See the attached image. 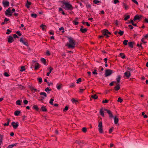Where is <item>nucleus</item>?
Segmentation results:
<instances>
[{"instance_id": "nucleus-1", "label": "nucleus", "mask_w": 148, "mask_h": 148, "mask_svg": "<svg viewBox=\"0 0 148 148\" xmlns=\"http://www.w3.org/2000/svg\"><path fill=\"white\" fill-rule=\"evenodd\" d=\"M67 38L69 40V43H67L66 45V46L69 48H74L75 45V41L71 37H67Z\"/></svg>"}, {"instance_id": "nucleus-2", "label": "nucleus", "mask_w": 148, "mask_h": 148, "mask_svg": "<svg viewBox=\"0 0 148 148\" xmlns=\"http://www.w3.org/2000/svg\"><path fill=\"white\" fill-rule=\"evenodd\" d=\"M63 4L65 7V9L66 10H72L73 9V7L69 2L66 1H63L62 2Z\"/></svg>"}, {"instance_id": "nucleus-3", "label": "nucleus", "mask_w": 148, "mask_h": 148, "mask_svg": "<svg viewBox=\"0 0 148 148\" xmlns=\"http://www.w3.org/2000/svg\"><path fill=\"white\" fill-rule=\"evenodd\" d=\"M113 71L110 69H107L105 70V73L104 74L105 77H107L110 75L112 73H113Z\"/></svg>"}, {"instance_id": "nucleus-4", "label": "nucleus", "mask_w": 148, "mask_h": 148, "mask_svg": "<svg viewBox=\"0 0 148 148\" xmlns=\"http://www.w3.org/2000/svg\"><path fill=\"white\" fill-rule=\"evenodd\" d=\"M99 131L100 133H102L103 132V130L102 129V121H100L99 122Z\"/></svg>"}, {"instance_id": "nucleus-5", "label": "nucleus", "mask_w": 148, "mask_h": 148, "mask_svg": "<svg viewBox=\"0 0 148 148\" xmlns=\"http://www.w3.org/2000/svg\"><path fill=\"white\" fill-rule=\"evenodd\" d=\"M20 41L24 45L27 46H28V44L27 41L25 38H21L20 39Z\"/></svg>"}, {"instance_id": "nucleus-6", "label": "nucleus", "mask_w": 148, "mask_h": 148, "mask_svg": "<svg viewBox=\"0 0 148 148\" xmlns=\"http://www.w3.org/2000/svg\"><path fill=\"white\" fill-rule=\"evenodd\" d=\"M104 111L107 112L110 118H112L113 117V114H112L110 110L106 109H104Z\"/></svg>"}, {"instance_id": "nucleus-7", "label": "nucleus", "mask_w": 148, "mask_h": 148, "mask_svg": "<svg viewBox=\"0 0 148 148\" xmlns=\"http://www.w3.org/2000/svg\"><path fill=\"white\" fill-rule=\"evenodd\" d=\"M11 125L14 129H16L18 126V122L15 123L14 122H12Z\"/></svg>"}, {"instance_id": "nucleus-8", "label": "nucleus", "mask_w": 148, "mask_h": 148, "mask_svg": "<svg viewBox=\"0 0 148 148\" xmlns=\"http://www.w3.org/2000/svg\"><path fill=\"white\" fill-rule=\"evenodd\" d=\"M5 14L6 16L9 15L10 16H11L12 15V14L11 13L10 8H9L6 10V11L5 12Z\"/></svg>"}, {"instance_id": "nucleus-9", "label": "nucleus", "mask_w": 148, "mask_h": 148, "mask_svg": "<svg viewBox=\"0 0 148 148\" xmlns=\"http://www.w3.org/2000/svg\"><path fill=\"white\" fill-rule=\"evenodd\" d=\"M3 5L4 7H7L9 6V3L8 1H3L2 2Z\"/></svg>"}, {"instance_id": "nucleus-10", "label": "nucleus", "mask_w": 148, "mask_h": 148, "mask_svg": "<svg viewBox=\"0 0 148 148\" xmlns=\"http://www.w3.org/2000/svg\"><path fill=\"white\" fill-rule=\"evenodd\" d=\"M124 74L127 78H129L131 75L130 72L129 71L126 72L124 73Z\"/></svg>"}, {"instance_id": "nucleus-11", "label": "nucleus", "mask_w": 148, "mask_h": 148, "mask_svg": "<svg viewBox=\"0 0 148 148\" xmlns=\"http://www.w3.org/2000/svg\"><path fill=\"white\" fill-rule=\"evenodd\" d=\"M116 85L114 87V89L116 91L119 90L120 88V86L119 84H116Z\"/></svg>"}, {"instance_id": "nucleus-12", "label": "nucleus", "mask_w": 148, "mask_h": 148, "mask_svg": "<svg viewBox=\"0 0 148 148\" xmlns=\"http://www.w3.org/2000/svg\"><path fill=\"white\" fill-rule=\"evenodd\" d=\"M103 35L106 36L107 38L109 36L108 35V30L105 29L103 32Z\"/></svg>"}, {"instance_id": "nucleus-13", "label": "nucleus", "mask_w": 148, "mask_h": 148, "mask_svg": "<svg viewBox=\"0 0 148 148\" xmlns=\"http://www.w3.org/2000/svg\"><path fill=\"white\" fill-rule=\"evenodd\" d=\"M13 41V38L11 36H9L8 38V42L9 43H11Z\"/></svg>"}, {"instance_id": "nucleus-14", "label": "nucleus", "mask_w": 148, "mask_h": 148, "mask_svg": "<svg viewBox=\"0 0 148 148\" xmlns=\"http://www.w3.org/2000/svg\"><path fill=\"white\" fill-rule=\"evenodd\" d=\"M83 26H82L80 29V31L83 33H85L87 31V29L86 28L83 29Z\"/></svg>"}, {"instance_id": "nucleus-15", "label": "nucleus", "mask_w": 148, "mask_h": 148, "mask_svg": "<svg viewBox=\"0 0 148 148\" xmlns=\"http://www.w3.org/2000/svg\"><path fill=\"white\" fill-rule=\"evenodd\" d=\"M78 19L77 17L75 18V19L73 21V23L75 25H77L78 24V22L77 21Z\"/></svg>"}, {"instance_id": "nucleus-16", "label": "nucleus", "mask_w": 148, "mask_h": 148, "mask_svg": "<svg viewBox=\"0 0 148 148\" xmlns=\"http://www.w3.org/2000/svg\"><path fill=\"white\" fill-rule=\"evenodd\" d=\"M135 44L134 42H128V44L130 47L132 48L133 47V44Z\"/></svg>"}, {"instance_id": "nucleus-17", "label": "nucleus", "mask_w": 148, "mask_h": 148, "mask_svg": "<svg viewBox=\"0 0 148 148\" xmlns=\"http://www.w3.org/2000/svg\"><path fill=\"white\" fill-rule=\"evenodd\" d=\"M40 67V66L38 63H36L35 64V70L38 69Z\"/></svg>"}, {"instance_id": "nucleus-18", "label": "nucleus", "mask_w": 148, "mask_h": 148, "mask_svg": "<svg viewBox=\"0 0 148 148\" xmlns=\"http://www.w3.org/2000/svg\"><path fill=\"white\" fill-rule=\"evenodd\" d=\"M123 7L124 8L125 10H127L129 8L128 6L125 3H123Z\"/></svg>"}, {"instance_id": "nucleus-19", "label": "nucleus", "mask_w": 148, "mask_h": 148, "mask_svg": "<svg viewBox=\"0 0 148 148\" xmlns=\"http://www.w3.org/2000/svg\"><path fill=\"white\" fill-rule=\"evenodd\" d=\"M119 121V119L116 116H115L114 117V122L115 124H116Z\"/></svg>"}, {"instance_id": "nucleus-20", "label": "nucleus", "mask_w": 148, "mask_h": 148, "mask_svg": "<svg viewBox=\"0 0 148 148\" xmlns=\"http://www.w3.org/2000/svg\"><path fill=\"white\" fill-rule=\"evenodd\" d=\"M121 78V76L120 75H119L118 76L117 78H116V81L117 83V84H119V83L120 82Z\"/></svg>"}, {"instance_id": "nucleus-21", "label": "nucleus", "mask_w": 148, "mask_h": 148, "mask_svg": "<svg viewBox=\"0 0 148 148\" xmlns=\"http://www.w3.org/2000/svg\"><path fill=\"white\" fill-rule=\"evenodd\" d=\"M41 62L44 64L45 65H46L47 62L46 60L43 58H42L41 59Z\"/></svg>"}, {"instance_id": "nucleus-22", "label": "nucleus", "mask_w": 148, "mask_h": 148, "mask_svg": "<svg viewBox=\"0 0 148 148\" xmlns=\"http://www.w3.org/2000/svg\"><path fill=\"white\" fill-rule=\"evenodd\" d=\"M21 113V112L20 111L16 110L14 112V114L16 116H18Z\"/></svg>"}, {"instance_id": "nucleus-23", "label": "nucleus", "mask_w": 148, "mask_h": 148, "mask_svg": "<svg viewBox=\"0 0 148 148\" xmlns=\"http://www.w3.org/2000/svg\"><path fill=\"white\" fill-rule=\"evenodd\" d=\"M31 3L28 1V0L27 1L26 6L27 8H29V6L31 5Z\"/></svg>"}, {"instance_id": "nucleus-24", "label": "nucleus", "mask_w": 148, "mask_h": 148, "mask_svg": "<svg viewBox=\"0 0 148 148\" xmlns=\"http://www.w3.org/2000/svg\"><path fill=\"white\" fill-rule=\"evenodd\" d=\"M100 114L103 117H104V114L103 112V109L102 108L101 109H100Z\"/></svg>"}, {"instance_id": "nucleus-25", "label": "nucleus", "mask_w": 148, "mask_h": 148, "mask_svg": "<svg viewBox=\"0 0 148 148\" xmlns=\"http://www.w3.org/2000/svg\"><path fill=\"white\" fill-rule=\"evenodd\" d=\"M41 110L43 112H47V110L45 106H42L41 108Z\"/></svg>"}, {"instance_id": "nucleus-26", "label": "nucleus", "mask_w": 148, "mask_h": 148, "mask_svg": "<svg viewBox=\"0 0 148 148\" xmlns=\"http://www.w3.org/2000/svg\"><path fill=\"white\" fill-rule=\"evenodd\" d=\"M17 143H15L11 145H9L7 148H12L13 147L16 146Z\"/></svg>"}, {"instance_id": "nucleus-27", "label": "nucleus", "mask_w": 148, "mask_h": 148, "mask_svg": "<svg viewBox=\"0 0 148 148\" xmlns=\"http://www.w3.org/2000/svg\"><path fill=\"white\" fill-rule=\"evenodd\" d=\"M140 18V17L138 15H136L134 16V17L133 20L134 21H135L137 20H138Z\"/></svg>"}, {"instance_id": "nucleus-28", "label": "nucleus", "mask_w": 148, "mask_h": 148, "mask_svg": "<svg viewBox=\"0 0 148 148\" xmlns=\"http://www.w3.org/2000/svg\"><path fill=\"white\" fill-rule=\"evenodd\" d=\"M22 101V100H18L16 102V104L17 105H18L19 106H21V102Z\"/></svg>"}, {"instance_id": "nucleus-29", "label": "nucleus", "mask_w": 148, "mask_h": 148, "mask_svg": "<svg viewBox=\"0 0 148 148\" xmlns=\"http://www.w3.org/2000/svg\"><path fill=\"white\" fill-rule=\"evenodd\" d=\"M119 55L123 59H124L125 58V56L123 53H120Z\"/></svg>"}, {"instance_id": "nucleus-30", "label": "nucleus", "mask_w": 148, "mask_h": 148, "mask_svg": "<svg viewBox=\"0 0 148 148\" xmlns=\"http://www.w3.org/2000/svg\"><path fill=\"white\" fill-rule=\"evenodd\" d=\"M130 21L129 22V23H132V24L134 26H137L136 24L134 23L133 21L131 19Z\"/></svg>"}, {"instance_id": "nucleus-31", "label": "nucleus", "mask_w": 148, "mask_h": 148, "mask_svg": "<svg viewBox=\"0 0 148 148\" xmlns=\"http://www.w3.org/2000/svg\"><path fill=\"white\" fill-rule=\"evenodd\" d=\"M91 97L92 98H93L95 99H97L98 98V97L96 94H95L93 95H92L91 96Z\"/></svg>"}, {"instance_id": "nucleus-32", "label": "nucleus", "mask_w": 148, "mask_h": 148, "mask_svg": "<svg viewBox=\"0 0 148 148\" xmlns=\"http://www.w3.org/2000/svg\"><path fill=\"white\" fill-rule=\"evenodd\" d=\"M118 34H119L120 36H122L124 34V31L119 30V32H118Z\"/></svg>"}, {"instance_id": "nucleus-33", "label": "nucleus", "mask_w": 148, "mask_h": 148, "mask_svg": "<svg viewBox=\"0 0 148 148\" xmlns=\"http://www.w3.org/2000/svg\"><path fill=\"white\" fill-rule=\"evenodd\" d=\"M62 85V84H60V85H59L58 84H57L56 85V87L57 89L58 90L62 88L61 85Z\"/></svg>"}, {"instance_id": "nucleus-34", "label": "nucleus", "mask_w": 148, "mask_h": 148, "mask_svg": "<svg viewBox=\"0 0 148 148\" xmlns=\"http://www.w3.org/2000/svg\"><path fill=\"white\" fill-rule=\"evenodd\" d=\"M33 108L37 111H38L39 110V108H38V106L35 105H34Z\"/></svg>"}, {"instance_id": "nucleus-35", "label": "nucleus", "mask_w": 148, "mask_h": 148, "mask_svg": "<svg viewBox=\"0 0 148 148\" xmlns=\"http://www.w3.org/2000/svg\"><path fill=\"white\" fill-rule=\"evenodd\" d=\"M69 86L70 88H73L75 86V84L74 83H72L71 84L69 85Z\"/></svg>"}, {"instance_id": "nucleus-36", "label": "nucleus", "mask_w": 148, "mask_h": 148, "mask_svg": "<svg viewBox=\"0 0 148 148\" xmlns=\"http://www.w3.org/2000/svg\"><path fill=\"white\" fill-rule=\"evenodd\" d=\"M7 121H8V122L7 123H5L4 124H3L4 126H8L9 125L10 120L9 119H7Z\"/></svg>"}, {"instance_id": "nucleus-37", "label": "nucleus", "mask_w": 148, "mask_h": 148, "mask_svg": "<svg viewBox=\"0 0 148 148\" xmlns=\"http://www.w3.org/2000/svg\"><path fill=\"white\" fill-rule=\"evenodd\" d=\"M37 80L40 83H42V79L40 77H38L37 78Z\"/></svg>"}, {"instance_id": "nucleus-38", "label": "nucleus", "mask_w": 148, "mask_h": 148, "mask_svg": "<svg viewBox=\"0 0 148 148\" xmlns=\"http://www.w3.org/2000/svg\"><path fill=\"white\" fill-rule=\"evenodd\" d=\"M40 94L41 95H42L44 96L45 97H47V95L46 93L44 92H41L40 93Z\"/></svg>"}, {"instance_id": "nucleus-39", "label": "nucleus", "mask_w": 148, "mask_h": 148, "mask_svg": "<svg viewBox=\"0 0 148 148\" xmlns=\"http://www.w3.org/2000/svg\"><path fill=\"white\" fill-rule=\"evenodd\" d=\"M93 2L95 4H96L98 3H101V2L97 0H94L93 1Z\"/></svg>"}, {"instance_id": "nucleus-40", "label": "nucleus", "mask_w": 148, "mask_h": 148, "mask_svg": "<svg viewBox=\"0 0 148 148\" xmlns=\"http://www.w3.org/2000/svg\"><path fill=\"white\" fill-rule=\"evenodd\" d=\"M31 16L33 18H36L37 17V15L36 14H31Z\"/></svg>"}, {"instance_id": "nucleus-41", "label": "nucleus", "mask_w": 148, "mask_h": 148, "mask_svg": "<svg viewBox=\"0 0 148 148\" xmlns=\"http://www.w3.org/2000/svg\"><path fill=\"white\" fill-rule=\"evenodd\" d=\"M130 18V16L129 15H128L127 16H126L124 18V20L125 21H126L127 19H129Z\"/></svg>"}, {"instance_id": "nucleus-42", "label": "nucleus", "mask_w": 148, "mask_h": 148, "mask_svg": "<svg viewBox=\"0 0 148 148\" xmlns=\"http://www.w3.org/2000/svg\"><path fill=\"white\" fill-rule=\"evenodd\" d=\"M54 101V99L52 98H51L50 99V101H49V103L50 104H51V105H53V101Z\"/></svg>"}, {"instance_id": "nucleus-43", "label": "nucleus", "mask_w": 148, "mask_h": 148, "mask_svg": "<svg viewBox=\"0 0 148 148\" xmlns=\"http://www.w3.org/2000/svg\"><path fill=\"white\" fill-rule=\"evenodd\" d=\"M128 42V41L127 40H125L123 41V44L125 45H127V42Z\"/></svg>"}, {"instance_id": "nucleus-44", "label": "nucleus", "mask_w": 148, "mask_h": 148, "mask_svg": "<svg viewBox=\"0 0 148 148\" xmlns=\"http://www.w3.org/2000/svg\"><path fill=\"white\" fill-rule=\"evenodd\" d=\"M48 69H49V73H51V71L53 70V69L51 66L49 67Z\"/></svg>"}, {"instance_id": "nucleus-45", "label": "nucleus", "mask_w": 148, "mask_h": 148, "mask_svg": "<svg viewBox=\"0 0 148 148\" xmlns=\"http://www.w3.org/2000/svg\"><path fill=\"white\" fill-rule=\"evenodd\" d=\"M68 107L67 106H66L65 107V108L63 109V111L64 112H66L67 110L68 109Z\"/></svg>"}, {"instance_id": "nucleus-46", "label": "nucleus", "mask_w": 148, "mask_h": 148, "mask_svg": "<svg viewBox=\"0 0 148 148\" xmlns=\"http://www.w3.org/2000/svg\"><path fill=\"white\" fill-rule=\"evenodd\" d=\"M21 69L20 71L22 72L25 70V67L24 66H22L21 67Z\"/></svg>"}, {"instance_id": "nucleus-47", "label": "nucleus", "mask_w": 148, "mask_h": 148, "mask_svg": "<svg viewBox=\"0 0 148 148\" xmlns=\"http://www.w3.org/2000/svg\"><path fill=\"white\" fill-rule=\"evenodd\" d=\"M29 88L32 92L33 91L34 89V88L33 86H29Z\"/></svg>"}, {"instance_id": "nucleus-48", "label": "nucleus", "mask_w": 148, "mask_h": 148, "mask_svg": "<svg viewBox=\"0 0 148 148\" xmlns=\"http://www.w3.org/2000/svg\"><path fill=\"white\" fill-rule=\"evenodd\" d=\"M118 102H119L120 103H122L123 101V99L121 98L120 97H119L118 98V100H117Z\"/></svg>"}, {"instance_id": "nucleus-49", "label": "nucleus", "mask_w": 148, "mask_h": 148, "mask_svg": "<svg viewBox=\"0 0 148 148\" xmlns=\"http://www.w3.org/2000/svg\"><path fill=\"white\" fill-rule=\"evenodd\" d=\"M71 101L73 103H76L78 102V101L77 100L75 99H71Z\"/></svg>"}, {"instance_id": "nucleus-50", "label": "nucleus", "mask_w": 148, "mask_h": 148, "mask_svg": "<svg viewBox=\"0 0 148 148\" xmlns=\"http://www.w3.org/2000/svg\"><path fill=\"white\" fill-rule=\"evenodd\" d=\"M81 143L82 141L81 140H76L75 142V143H77L79 145L80 143Z\"/></svg>"}, {"instance_id": "nucleus-51", "label": "nucleus", "mask_w": 148, "mask_h": 148, "mask_svg": "<svg viewBox=\"0 0 148 148\" xmlns=\"http://www.w3.org/2000/svg\"><path fill=\"white\" fill-rule=\"evenodd\" d=\"M7 32H6V34H9L11 32H12V31L11 30H10V29H7Z\"/></svg>"}, {"instance_id": "nucleus-52", "label": "nucleus", "mask_w": 148, "mask_h": 148, "mask_svg": "<svg viewBox=\"0 0 148 148\" xmlns=\"http://www.w3.org/2000/svg\"><path fill=\"white\" fill-rule=\"evenodd\" d=\"M51 89H49V88L47 87L45 89V90L46 92H48V91H51Z\"/></svg>"}, {"instance_id": "nucleus-53", "label": "nucleus", "mask_w": 148, "mask_h": 148, "mask_svg": "<svg viewBox=\"0 0 148 148\" xmlns=\"http://www.w3.org/2000/svg\"><path fill=\"white\" fill-rule=\"evenodd\" d=\"M87 130L86 127H83L82 129V131L84 132H86Z\"/></svg>"}, {"instance_id": "nucleus-54", "label": "nucleus", "mask_w": 148, "mask_h": 148, "mask_svg": "<svg viewBox=\"0 0 148 148\" xmlns=\"http://www.w3.org/2000/svg\"><path fill=\"white\" fill-rule=\"evenodd\" d=\"M81 82V78H79L77 80V83L78 84L80 82Z\"/></svg>"}, {"instance_id": "nucleus-55", "label": "nucleus", "mask_w": 148, "mask_h": 148, "mask_svg": "<svg viewBox=\"0 0 148 148\" xmlns=\"http://www.w3.org/2000/svg\"><path fill=\"white\" fill-rule=\"evenodd\" d=\"M16 34H17L19 36H21L22 35L21 34L20 32L19 31H17L16 32Z\"/></svg>"}, {"instance_id": "nucleus-56", "label": "nucleus", "mask_w": 148, "mask_h": 148, "mask_svg": "<svg viewBox=\"0 0 148 148\" xmlns=\"http://www.w3.org/2000/svg\"><path fill=\"white\" fill-rule=\"evenodd\" d=\"M23 102L24 104H27L28 103V101L26 100H23Z\"/></svg>"}, {"instance_id": "nucleus-57", "label": "nucleus", "mask_w": 148, "mask_h": 148, "mask_svg": "<svg viewBox=\"0 0 148 148\" xmlns=\"http://www.w3.org/2000/svg\"><path fill=\"white\" fill-rule=\"evenodd\" d=\"M45 26H46L45 25H44L43 24L41 25L40 26V27L43 30H44L45 29L44 27Z\"/></svg>"}, {"instance_id": "nucleus-58", "label": "nucleus", "mask_w": 148, "mask_h": 148, "mask_svg": "<svg viewBox=\"0 0 148 148\" xmlns=\"http://www.w3.org/2000/svg\"><path fill=\"white\" fill-rule=\"evenodd\" d=\"M108 101V100L107 99L104 100L102 101V103H107Z\"/></svg>"}, {"instance_id": "nucleus-59", "label": "nucleus", "mask_w": 148, "mask_h": 148, "mask_svg": "<svg viewBox=\"0 0 148 148\" xmlns=\"http://www.w3.org/2000/svg\"><path fill=\"white\" fill-rule=\"evenodd\" d=\"M13 37L14 38H19L18 36L16 34H14L13 35Z\"/></svg>"}, {"instance_id": "nucleus-60", "label": "nucleus", "mask_w": 148, "mask_h": 148, "mask_svg": "<svg viewBox=\"0 0 148 148\" xmlns=\"http://www.w3.org/2000/svg\"><path fill=\"white\" fill-rule=\"evenodd\" d=\"M132 1L136 5H138V2L136 0H132Z\"/></svg>"}, {"instance_id": "nucleus-61", "label": "nucleus", "mask_w": 148, "mask_h": 148, "mask_svg": "<svg viewBox=\"0 0 148 148\" xmlns=\"http://www.w3.org/2000/svg\"><path fill=\"white\" fill-rule=\"evenodd\" d=\"M119 2V1L118 0H114V3L115 4H116Z\"/></svg>"}, {"instance_id": "nucleus-62", "label": "nucleus", "mask_w": 148, "mask_h": 148, "mask_svg": "<svg viewBox=\"0 0 148 148\" xmlns=\"http://www.w3.org/2000/svg\"><path fill=\"white\" fill-rule=\"evenodd\" d=\"M116 83V82H114V81H113L110 84V85L111 86H113V84H114V83Z\"/></svg>"}, {"instance_id": "nucleus-63", "label": "nucleus", "mask_w": 148, "mask_h": 148, "mask_svg": "<svg viewBox=\"0 0 148 148\" xmlns=\"http://www.w3.org/2000/svg\"><path fill=\"white\" fill-rule=\"evenodd\" d=\"M4 75L6 77H8L9 76V74L6 72H5L4 73Z\"/></svg>"}, {"instance_id": "nucleus-64", "label": "nucleus", "mask_w": 148, "mask_h": 148, "mask_svg": "<svg viewBox=\"0 0 148 148\" xmlns=\"http://www.w3.org/2000/svg\"><path fill=\"white\" fill-rule=\"evenodd\" d=\"M128 27H130V29H132L134 28L133 26L132 25H128Z\"/></svg>"}]
</instances>
